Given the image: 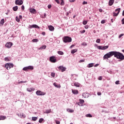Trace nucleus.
<instances>
[{"label":"nucleus","mask_w":124,"mask_h":124,"mask_svg":"<svg viewBox=\"0 0 124 124\" xmlns=\"http://www.w3.org/2000/svg\"><path fill=\"white\" fill-rule=\"evenodd\" d=\"M23 3V2L22 0H16L15 1V4H16V5H22Z\"/></svg>","instance_id":"0eeeda50"},{"label":"nucleus","mask_w":124,"mask_h":124,"mask_svg":"<svg viewBox=\"0 0 124 124\" xmlns=\"http://www.w3.org/2000/svg\"><path fill=\"white\" fill-rule=\"evenodd\" d=\"M82 23L83 24V25H87V24H88V21L84 20L83 21Z\"/></svg>","instance_id":"e433bc0d"},{"label":"nucleus","mask_w":124,"mask_h":124,"mask_svg":"<svg viewBox=\"0 0 124 124\" xmlns=\"http://www.w3.org/2000/svg\"><path fill=\"white\" fill-rule=\"evenodd\" d=\"M74 85L75 87H77L78 88H79V87H80V84H79L78 83H77V82L74 83Z\"/></svg>","instance_id":"aec40b11"},{"label":"nucleus","mask_w":124,"mask_h":124,"mask_svg":"<svg viewBox=\"0 0 124 124\" xmlns=\"http://www.w3.org/2000/svg\"><path fill=\"white\" fill-rule=\"evenodd\" d=\"M72 92L74 94H78V90H72Z\"/></svg>","instance_id":"a211bd4d"},{"label":"nucleus","mask_w":124,"mask_h":124,"mask_svg":"<svg viewBox=\"0 0 124 124\" xmlns=\"http://www.w3.org/2000/svg\"><path fill=\"white\" fill-rule=\"evenodd\" d=\"M61 5H63L64 4V2H63V0H60Z\"/></svg>","instance_id":"c756f323"},{"label":"nucleus","mask_w":124,"mask_h":124,"mask_svg":"<svg viewBox=\"0 0 124 124\" xmlns=\"http://www.w3.org/2000/svg\"><path fill=\"white\" fill-rule=\"evenodd\" d=\"M59 70H61V72H63L66 70V68L63 66H60L58 67Z\"/></svg>","instance_id":"6e6552de"},{"label":"nucleus","mask_w":124,"mask_h":124,"mask_svg":"<svg viewBox=\"0 0 124 124\" xmlns=\"http://www.w3.org/2000/svg\"><path fill=\"white\" fill-rule=\"evenodd\" d=\"M47 7H48V9H50L51 8V7H52V5L49 4L48 5Z\"/></svg>","instance_id":"864d4df0"},{"label":"nucleus","mask_w":124,"mask_h":124,"mask_svg":"<svg viewBox=\"0 0 124 124\" xmlns=\"http://www.w3.org/2000/svg\"><path fill=\"white\" fill-rule=\"evenodd\" d=\"M115 84L116 85H120V81L119 80H117L115 82Z\"/></svg>","instance_id":"79ce46f5"},{"label":"nucleus","mask_w":124,"mask_h":124,"mask_svg":"<svg viewBox=\"0 0 124 124\" xmlns=\"http://www.w3.org/2000/svg\"><path fill=\"white\" fill-rule=\"evenodd\" d=\"M101 24H105V23H106V22L105 21V20H103L101 21Z\"/></svg>","instance_id":"a18cd8bd"},{"label":"nucleus","mask_w":124,"mask_h":124,"mask_svg":"<svg viewBox=\"0 0 124 124\" xmlns=\"http://www.w3.org/2000/svg\"><path fill=\"white\" fill-rule=\"evenodd\" d=\"M22 83H27V81H20L19 82H18L19 84H21Z\"/></svg>","instance_id":"de8ad7c7"},{"label":"nucleus","mask_w":124,"mask_h":124,"mask_svg":"<svg viewBox=\"0 0 124 124\" xmlns=\"http://www.w3.org/2000/svg\"><path fill=\"white\" fill-rule=\"evenodd\" d=\"M86 117H87V118H92L93 116L91 115V114H88L86 115Z\"/></svg>","instance_id":"a878e982"},{"label":"nucleus","mask_w":124,"mask_h":124,"mask_svg":"<svg viewBox=\"0 0 124 124\" xmlns=\"http://www.w3.org/2000/svg\"><path fill=\"white\" fill-rule=\"evenodd\" d=\"M5 67L6 68V69H7V70H9V69H10V66L9 65V63H6Z\"/></svg>","instance_id":"2eb2a0df"},{"label":"nucleus","mask_w":124,"mask_h":124,"mask_svg":"<svg viewBox=\"0 0 124 124\" xmlns=\"http://www.w3.org/2000/svg\"><path fill=\"white\" fill-rule=\"evenodd\" d=\"M51 76L53 78L55 77V73L52 72L51 74Z\"/></svg>","instance_id":"37998d69"},{"label":"nucleus","mask_w":124,"mask_h":124,"mask_svg":"<svg viewBox=\"0 0 124 124\" xmlns=\"http://www.w3.org/2000/svg\"><path fill=\"white\" fill-rule=\"evenodd\" d=\"M12 45H13V44L11 42H8L6 44L5 46L7 47V48H11Z\"/></svg>","instance_id":"1a4fd4ad"},{"label":"nucleus","mask_w":124,"mask_h":124,"mask_svg":"<svg viewBox=\"0 0 124 124\" xmlns=\"http://www.w3.org/2000/svg\"><path fill=\"white\" fill-rule=\"evenodd\" d=\"M69 112H70V113H73L74 112V110L72 109H69Z\"/></svg>","instance_id":"09e8293b"},{"label":"nucleus","mask_w":124,"mask_h":124,"mask_svg":"<svg viewBox=\"0 0 124 124\" xmlns=\"http://www.w3.org/2000/svg\"><path fill=\"white\" fill-rule=\"evenodd\" d=\"M62 40L64 43H69L72 41V39L69 36H65L62 38Z\"/></svg>","instance_id":"f03ea898"},{"label":"nucleus","mask_w":124,"mask_h":124,"mask_svg":"<svg viewBox=\"0 0 124 124\" xmlns=\"http://www.w3.org/2000/svg\"><path fill=\"white\" fill-rule=\"evenodd\" d=\"M42 34L43 35H45V34H46V33H45V32H42Z\"/></svg>","instance_id":"680f3d73"},{"label":"nucleus","mask_w":124,"mask_h":124,"mask_svg":"<svg viewBox=\"0 0 124 124\" xmlns=\"http://www.w3.org/2000/svg\"><path fill=\"white\" fill-rule=\"evenodd\" d=\"M30 29H32V28H34L35 29H39V26L35 24H33L32 25H30Z\"/></svg>","instance_id":"9d476101"},{"label":"nucleus","mask_w":124,"mask_h":124,"mask_svg":"<svg viewBox=\"0 0 124 124\" xmlns=\"http://www.w3.org/2000/svg\"><path fill=\"white\" fill-rule=\"evenodd\" d=\"M112 56H114L115 58L120 60V61L124 60V54L120 52L117 51H110L107 53L103 57L104 60H105V59H109V58H111V57H112Z\"/></svg>","instance_id":"f257e3e1"},{"label":"nucleus","mask_w":124,"mask_h":124,"mask_svg":"<svg viewBox=\"0 0 124 124\" xmlns=\"http://www.w3.org/2000/svg\"><path fill=\"white\" fill-rule=\"evenodd\" d=\"M122 25H124V18L122 20Z\"/></svg>","instance_id":"4d7b16f0"},{"label":"nucleus","mask_w":124,"mask_h":124,"mask_svg":"<svg viewBox=\"0 0 124 124\" xmlns=\"http://www.w3.org/2000/svg\"><path fill=\"white\" fill-rule=\"evenodd\" d=\"M23 18V16H19V18L22 19Z\"/></svg>","instance_id":"338daca9"},{"label":"nucleus","mask_w":124,"mask_h":124,"mask_svg":"<svg viewBox=\"0 0 124 124\" xmlns=\"http://www.w3.org/2000/svg\"><path fill=\"white\" fill-rule=\"evenodd\" d=\"M48 29L50 31H53L55 30V28L53 27L52 25H49L48 26Z\"/></svg>","instance_id":"4468645a"},{"label":"nucleus","mask_w":124,"mask_h":124,"mask_svg":"<svg viewBox=\"0 0 124 124\" xmlns=\"http://www.w3.org/2000/svg\"><path fill=\"white\" fill-rule=\"evenodd\" d=\"M122 36H124V34H121L119 36V38H121V37H122Z\"/></svg>","instance_id":"603ef678"},{"label":"nucleus","mask_w":124,"mask_h":124,"mask_svg":"<svg viewBox=\"0 0 124 124\" xmlns=\"http://www.w3.org/2000/svg\"><path fill=\"white\" fill-rule=\"evenodd\" d=\"M82 96L83 97H84V98H88V97H89V96H90V94H89L88 93H83L82 94Z\"/></svg>","instance_id":"9b49d317"},{"label":"nucleus","mask_w":124,"mask_h":124,"mask_svg":"<svg viewBox=\"0 0 124 124\" xmlns=\"http://www.w3.org/2000/svg\"><path fill=\"white\" fill-rule=\"evenodd\" d=\"M6 117L4 116H0V121L5 120Z\"/></svg>","instance_id":"412c9836"},{"label":"nucleus","mask_w":124,"mask_h":124,"mask_svg":"<svg viewBox=\"0 0 124 124\" xmlns=\"http://www.w3.org/2000/svg\"><path fill=\"white\" fill-rule=\"evenodd\" d=\"M27 90L28 92H32V91H34V89L33 88H27Z\"/></svg>","instance_id":"b1692460"},{"label":"nucleus","mask_w":124,"mask_h":124,"mask_svg":"<svg viewBox=\"0 0 124 124\" xmlns=\"http://www.w3.org/2000/svg\"><path fill=\"white\" fill-rule=\"evenodd\" d=\"M98 49H99V50H103V46H98Z\"/></svg>","instance_id":"72a5a7b5"},{"label":"nucleus","mask_w":124,"mask_h":124,"mask_svg":"<svg viewBox=\"0 0 124 124\" xmlns=\"http://www.w3.org/2000/svg\"><path fill=\"white\" fill-rule=\"evenodd\" d=\"M9 65H10V69L13 67V66H14V65L12 63H9Z\"/></svg>","instance_id":"4c0bfd02"},{"label":"nucleus","mask_w":124,"mask_h":124,"mask_svg":"<svg viewBox=\"0 0 124 124\" xmlns=\"http://www.w3.org/2000/svg\"><path fill=\"white\" fill-rule=\"evenodd\" d=\"M55 122L56 124H61V122L60 121H59V120H55Z\"/></svg>","instance_id":"f704fd0d"},{"label":"nucleus","mask_w":124,"mask_h":124,"mask_svg":"<svg viewBox=\"0 0 124 124\" xmlns=\"http://www.w3.org/2000/svg\"><path fill=\"white\" fill-rule=\"evenodd\" d=\"M78 50L77 49H73L71 51V54H74V53H76Z\"/></svg>","instance_id":"5701e85b"},{"label":"nucleus","mask_w":124,"mask_h":124,"mask_svg":"<svg viewBox=\"0 0 124 124\" xmlns=\"http://www.w3.org/2000/svg\"><path fill=\"white\" fill-rule=\"evenodd\" d=\"M16 22H20V18H18L17 16L16 17Z\"/></svg>","instance_id":"58836bf2"},{"label":"nucleus","mask_w":124,"mask_h":124,"mask_svg":"<svg viewBox=\"0 0 124 124\" xmlns=\"http://www.w3.org/2000/svg\"><path fill=\"white\" fill-rule=\"evenodd\" d=\"M36 94L37 95H45L46 94V93L45 92H42L40 90H38L36 92Z\"/></svg>","instance_id":"39448f33"},{"label":"nucleus","mask_w":124,"mask_h":124,"mask_svg":"<svg viewBox=\"0 0 124 124\" xmlns=\"http://www.w3.org/2000/svg\"><path fill=\"white\" fill-rule=\"evenodd\" d=\"M22 118H26V115H25L24 113H22L21 114Z\"/></svg>","instance_id":"49530a36"},{"label":"nucleus","mask_w":124,"mask_h":124,"mask_svg":"<svg viewBox=\"0 0 124 124\" xmlns=\"http://www.w3.org/2000/svg\"><path fill=\"white\" fill-rule=\"evenodd\" d=\"M43 121H44V119L43 118H41L39 120V123H40V124H41L42 122H43Z\"/></svg>","instance_id":"c85d7f7f"},{"label":"nucleus","mask_w":124,"mask_h":124,"mask_svg":"<svg viewBox=\"0 0 124 124\" xmlns=\"http://www.w3.org/2000/svg\"><path fill=\"white\" fill-rule=\"evenodd\" d=\"M103 50H106V49H108V48L109 47V46H103Z\"/></svg>","instance_id":"473e14b6"},{"label":"nucleus","mask_w":124,"mask_h":124,"mask_svg":"<svg viewBox=\"0 0 124 124\" xmlns=\"http://www.w3.org/2000/svg\"><path fill=\"white\" fill-rule=\"evenodd\" d=\"M81 45H83L84 46H87V45H88V44H87V43H83L81 44Z\"/></svg>","instance_id":"8fccbe9b"},{"label":"nucleus","mask_w":124,"mask_h":124,"mask_svg":"<svg viewBox=\"0 0 124 124\" xmlns=\"http://www.w3.org/2000/svg\"><path fill=\"white\" fill-rule=\"evenodd\" d=\"M98 80H102V77H99L98 78Z\"/></svg>","instance_id":"6e6d98bb"},{"label":"nucleus","mask_w":124,"mask_h":124,"mask_svg":"<svg viewBox=\"0 0 124 124\" xmlns=\"http://www.w3.org/2000/svg\"><path fill=\"white\" fill-rule=\"evenodd\" d=\"M49 61L51 62L55 63L57 62V58L55 56H51L49 58Z\"/></svg>","instance_id":"7ed1b4c3"},{"label":"nucleus","mask_w":124,"mask_h":124,"mask_svg":"<svg viewBox=\"0 0 124 124\" xmlns=\"http://www.w3.org/2000/svg\"><path fill=\"white\" fill-rule=\"evenodd\" d=\"M96 43H100V39H97L96 40Z\"/></svg>","instance_id":"a19ab883"},{"label":"nucleus","mask_w":124,"mask_h":124,"mask_svg":"<svg viewBox=\"0 0 124 124\" xmlns=\"http://www.w3.org/2000/svg\"><path fill=\"white\" fill-rule=\"evenodd\" d=\"M53 86H54V87H55V88H57L58 89H61V85L60 84H58L56 82H54L53 83Z\"/></svg>","instance_id":"f8f14e48"},{"label":"nucleus","mask_w":124,"mask_h":124,"mask_svg":"<svg viewBox=\"0 0 124 124\" xmlns=\"http://www.w3.org/2000/svg\"><path fill=\"white\" fill-rule=\"evenodd\" d=\"M79 102H80V103H81L82 104H83V103H84V102H85V101H84V100L79 99Z\"/></svg>","instance_id":"c9c22d12"},{"label":"nucleus","mask_w":124,"mask_h":124,"mask_svg":"<svg viewBox=\"0 0 124 124\" xmlns=\"http://www.w3.org/2000/svg\"><path fill=\"white\" fill-rule=\"evenodd\" d=\"M58 54H59V55H63V52H62V51H58Z\"/></svg>","instance_id":"bb28decb"},{"label":"nucleus","mask_w":124,"mask_h":124,"mask_svg":"<svg viewBox=\"0 0 124 124\" xmlns=\"http://www.w3.org/2000/svg\"><path fill=\"white\" fill-rule=\"evenodd\" d=\"M0 25H3L4 24V19H2L0 21Z\"/></svg>","instance_id":"393cba45"},{"label":"nucleus","mask_w":124,"mask_h":124,"mask_svg":"<svg viewBox=\"0 0 124 124\" xmlns=\"http://www.w3.org/2000/svg\"><path fill=\"white\" fill-rule=\"evenodd\" d=\"M70 2H74V1H75V0H69Z\"/></svg>","instance_id":"052dcab7"},{"label":"nucleus","mask_w":124,"mask_h":124,"mask_svg":"<svg viewBox=\"0 0 124 124\" xmlns=\"http://www.w3.org/2000/svg\"><path fill=\"white\" fill-rule=\"evenodd\" d=\"M32 69H33V66H29L23 68V70L24 71H28L29 70H32Z\"/></svg>","instance_id":"20e7f679"},{"label":"nucleus","mask_w":124,"mask_h":124,"mask_svg":"<svg viewBox=\"0 0 124 124\" xmlns=\"http://www.w3.org/2000/svg\"><path fill=\"white\" fill-rule=\"evenodd\" d=\"M87 3H88V2H86L85 1H84L83 2V4H87Z\"/></svg>","instance_id":"bf43d9fd"},{"label":"nucleus","mask_w":124,"mask_h":124,"mask_svg":"<svg viewBox=\"0 0 124 124\" xmlns=\"http://www.w3.org/2000/svg\"><path fill=\"white\" fill-rule=\"evenodd\" d=\"M46 46H43L40 49H46Z\"/></svg>","instance_id":"c03bdc74"},{"label":"nucleus","mask_w":124,"mask_h":124,"mask_svg":"<svg viewBox=\"0 0 124 124\" xmlns=\"http://www.w3.org/2000/svg\"><path fill=\"white\" fill-rule=\"evenodd\" d=\"M55 1L56 2H57V3H58V4H60V2H61V0H55Z\"/></svg>","instance_id":"ea45409f"},{"label":"nucleus","mask_w":124,"mask_h":124,"mask_svg":"<svg viewBox=\"0 0 124 124\" xmlns=\"http://www.w3.org/2000/svg\"><path fill=\"white\" fill-rule=\"evenodd\" d=\"M85 62V60H81L79 61V62Z\"/></svg>","instance_id":"5fc2aeb1"},{"label":"nucleus","mask_w":124,"mask_h":124,"mask_svg":"<svg viewBox=\"0 0 124 124\" xmlns=\"http://www.w3.org/2000/svg\"><path fill=\"white\" fill-rule=\"evenodd\" d=\"M30 12L32 14H36V10L35 9H30Z\"/></svg>","instance_id":"ddd939ff"},{"label":"nucleus","mask_w":124,"mask_h":124,"mask_svg":"<svg viewBox=\"0 0 124 124\" xmlns=\"http://www.w3.org/2000/svg\"><path fill=\"white\" fill-rule=\"evenodd\" d=\"M51 112H52V110L51 109H46L45 111V114H50V113H51Z\"/></svg>","instance_id":"f3484780"},{"label":"nucleus","mask_w":124,"mask_h":124,"mask_svg":"<svg viewBox=\"0 0 124 124\" xmlns=\"http://www.w3.org/2000/svg\"><path fill=\"white\" fill-rule=\"evenodd\" d=\"M93 63H89L87 65V67H88L89 68H90L91 67H93Z\"/></svg>","instance_id":"6ab92c4d"},{"label":"nucleus","mask_w":124,"mask_h":124,"mask_svg":"<svg viewBox=\"0 0 124 124\" xmlns=\"http://www.w3.org/2000/svg\"><path fill=\"white\" fill-rule=\"evenodd\" d=\"M97 94H98V95H101L102 93L100 92H98Z\"/></svg>","instance_id":"13d9d810"},{"label":"nucleus","mask_w":124,"mask_h":124,"mask_svg":"<svg viewBox=\"0 0 124 124\" xmlns=\"http://www.w3.org/2000/svg\"><path fill=\"white\" fill-rule=\"evenodd\" d=\"M114 0H109V2H108V4L109 5V6H112V5H113V4L114 3Z\"/></svg>","instance_id":"dca6fc26"},{"label":"nucleus","mask_w":124,"mask_h":124,"mask_svg":"<svg viewBox=\"0 0 124 124\" xmlns=\"http://www.w3.org/2000/svg\"><path fill=\"white\" fill-rule=\"evenodd\" d=\"M99 65V64H96L94 65V67H96V66H98Z\"/></svg>","instance_id":"0e129e2a"},{"label":"nucleus","mask_w":124,"mask_h":124,"mask_svg":"<svg viewBox=\"0 0 124 124\" xmlns=\"http://www.w3.org/2000/svg\"><path fill=\"white\" fill-rule=\"evenodd\" d=\"M122 16H124V10L123 12Z\"/></svg>","instance_id":"774afa93"},{"label":"nucleus","mask_w":124,"mask_h":124,"mask_svg":"<svg viewBox=\"0 0 124 124\" xmlns=\"http://www.w3.org/2000/svg\"><path fill=\"white\" fill-rule=\"evenodd\" d=\"M21 9L22 10H25V6H24V5H23L22 6H21Z\"/></svg>","instance_id":"3c124183"},{"label":"nucleus","mask_w":124,"mask_h":124,"mask_svg":"<svg viewBox=\"0 0 124 124\" xmlns=\"http://www.w3.org/2000/svg\"><path fill=\"white\" fill-rule=\"evenodd\" d=\"M32 42H38V39H33L32 40Z\"/></svg>","instance_id":"2f4dec72"},{"label":"nucleus","mask_w":124,"mask_h":124,"mask_svg":"<svg viewBox=\"0 0 124 124\" xmlns=\"http://www.w3.org/2000/svg\"><path fill=\"white\" fill-rule=\"evenodd\" d=\"M43 18H46V14H44V17Z\"/></svg>","instance_id":"69168bd1"},{"label":"nucleus","mask_w":124,"mask_h":124,"mask_svg":"<svg viewBox=\"0 0 124 124\" xmlns=\"http://www.w3.org/2000/svg\"><path fill=\"white\" fill-rule=\"evenodd\" d=\"M36 120H37V117H32V120L35 121H36Z\"/></svg>","instance_id":"7c9ffc66"},{"label":"nucleus","mask_w":124,"mask_h":124,"mask_svg":"<svg viewBox=\"0 0 124 124\" xmlns=\"http://www.w3.org/2000/svg\"><path fill=\"white\" fill-rule=\"evenodd\" d=\"M121 10V8H118L116 9L115 10V12H117V11H118L117 13H116L115 12L113 13V15L114 17H117V16H118V15H119V13H120V11Z\"/></svg>","instance_id":"423d86ee"},{"label":"nucleus","mask_w":124,"mask_h":124,"mask_svg":"<svg viewBox=\"0 0 124 124\" xmlns=\"http://www.w3.org/2000/svg\"><path fill=\"white\" fill-rule=\"evenodd\" d=\"M13 9L14 11H17V10H18V6H16L14 7L13 8Z\"/></svg>","instance_id":"4be33fe9"},{"label":"nucleus","mask_w":124,"mask_h":124,"mask_svg":"<svg viewBox=\"0 0 124 124\" xmlns=\"http://www.w3.org/2000/svg\"><path fill=\"white\" fill-rule=\"evenodd\" d=\"M74 46H75V45H72V46H70V48H72V47H74Z\"/></svg>","instance_id":"e2e57ef3"},{"label":"nucleus","mask_w":124,"mask_h":124,"mask_svg":"<svg viewBox=\"0 0 124 124\" xmlns=\"http://www.w3.org/2000/svg\"><path fill=\"white\" fill-rule=\"evenodd\" d=\"M4 61H5V62H10V60H9L8 57L5 58H4Z\"/></svg>","instance_id":"cd10ccee"}]
</instances>
